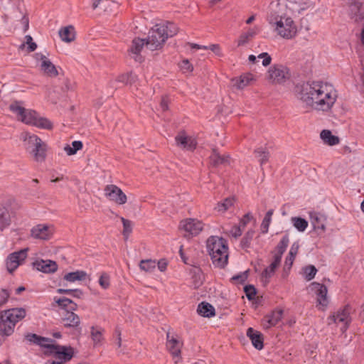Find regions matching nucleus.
<instances>
[{"instance_id": "nucleus-1", "label": "nucleus", "mask_w": 364, "mask_h": 364, "mask_svg": "<svg viewBox=\"0 0 364 364\" xmlns=\"http://www.w3.org/2000/svg\"><path fill=\"white\" fill-rule=\"evenodd\" d=\"M309 6V0H277L271 3L267 18L270 28L282 38L293 39L297 35L298 27L291 14H300Z\"/></svg>"}, {"instance_id": "nucleus-2", "label": "nucleus", "mask_w": 364, "mask_h": 364, "mask_svg": "<svg viewBox=\"0 0 364 364\" xmlns=\"http://www.w3.org/2000/svg\"><path fill=\"white\" fill-rule=\"evenodd\" d=\"M337 97L334 87L321 81L304 84L298 94V98L306 107L322 112L330 111Z\"/></svg>"}, {"instance_id": "nucleus-3", "label": "nucleus", "mask_w": 364, "mask_h": 364, "mask_svg": "<svg viewBox=\"0 0 364 364\" xmlns=\"http://www.w3.org/2000/svg\"><path fill=\"white\" fill-rule=\"evenodd\" d=\"M178 33V27L171 22L155 25L149 31L146 46L151 50L160 49L169 37Z\"/></svg>"}, {"instance_id": "nucleus-4", "label": "nucleus", "mask_w": 364, "mask_h": 364, "mask_svg": "<svg viewBox=\"0 0 364 364\" xmlns=\"http://www.w3.org/2000/svg\"><path fill=\"white\" fill-rule=\"evenodd\" d=\"M9 109L13 113L16 114L18 120L25 124L46 129H50L53 127V124L49 119L40 117L38 114L33 110L25 109L18 102L11 103L9 106Z\"/></svg>"}, {"instance_id": "nucleus-5", "label": "nucleus", "mask_w": 364, "mask_h": 364, "mask_svg": "<svg viewBox=\"0 0 364 364\" xmlns=\"http://www.w3.org/2000/svg\"><path fill=\"white\" fill-rule=\"evenodd\" d=\"M206 246L213 263L218 267H224L228 259L227 241L218 236H210L207 240Z\"/></svg>"}, {"instance_id": "nucleus-6", "label": "nucleus", "mask_w": 364, "mask_h": 364, "mask_svg": "<svg viewBox=\"0 0 364 364\" xmlns=\"http://www.w3.org/2000/svg\"><path fill=\"white\" fill-rule=\"evenodd\" d=\"M26 316V310L16 308L2 311L0 314V334L10 336L17 322Z\"/></svg>"}, {"instance_id": "nucleus-7", "label": "nucleus", "mask_w": 364, "mask_h": 364, "mask_svg": "<svg viewBox=\"0 0 364 364\" xmlns=\"http://www.w3.org/2000/svg\"><path fill=\"white\" fill-rule=\"evenodd\" d=\"M21 139L26 149L36 161H43L45 159L47 146L38 136L28 132H23L21 134Z\"/></svg>"}, {"instance_id": "nucleus-8", "label": "nucleus", "mask_w": 364, "mask_h": 364, "mask_svg": "<svg viewBox=\"0 0 364 364\" xmlns=\"http://www.w3.org/2000/svg\"><path fill=\"white\" fill-rule=\"evenodd\" d=\"M309 294L316 297V307L319 311H325L329 304L327 287L318 282H311L306 288Z\"/></svg>"}, {"instance_id": "nucleus-9", "label": "nucleus", "mask_w": 364, "mask_h": 364, "mask_svg": "<svg viewBox=\"0 0 364 364\" xmlns=\"http://www.w3.org/2000/svg\"><path fill=\"white\" fill-rule=\"evenodd\" d=\"M289 76V70L285 65L274 64L267 70L265 79L269 84L280 85L285 82Z\"/></svg>"}, {"instance_id": "nucleus-10", "label": "nucleus", "mask_w": 364, "mask_h": 364, "mask_svg": "<svg viewBox=\"0 0 364 364\" xmlns=\"http://www.w3.org/2000/svg\"><path fill=\"white\" fill-rule=\"evenodd\" d=\"M204 224L202 221L194 219L187 218L180 222L179 229L184 232V236L186 237L198 235L203 229Z\"/></svg>"}, {"instance_id": "nucleus-11", "label": "nucleus", "mask_w": 364, "mask_h": 364, "mask_svg": "<svg viewBox=\"0 0 364 364\" xmlns=\"http://www.w3.org/2000/svg\"><path fill=\"white\" fill-rule=\"evenodd\" d=\"M105 197L118 205H124L127 203V197L120 188L116 185H107L104 189Z\"/></svg>"}, {"instance_id": "nucleus-12", "label": "nucleus", "mask_w": 364, "mask_h": 364, "mask_svg": "<svg viewBox=\"0 0 364 364\" xmlns=\"http://www.w3.org/2000/svg\"><path fill=\"white\" fill-rule=\"evenodd\" d=\"M27 249L10 254L6 259V268L9 272H14L18 266L23 264L27 257Z\"/></svg>"}, {"instance_id": "nucleus-13", "label": "nucleus", "mask_w": 364, "mask_h": 364, "mask_svg": "<svg viewBox=\"0 0 364 364\" xmlns=\"http://www.w3.org/2000/svg\"><path fill=\"white\" fill-rule=\"evenodd\" d=\"M351 308L349 306H345L338 311L330 319L340 326L342 331H345L350 322V313Z\"/></svg>"}, {"instance_id": "nucleus-14", "label": "nucleus", "mask_w": 364, "mask_h": 364, "mask_svg": "<svg viewBox=\"0 0 364 364\" xmlns=\"http://www.w3.org/2000/svg\"><path fill=\"white\" fill-rule=\"evenodd\" d=\"M54 232L53 225L39 224L31 230L32 236L36 239L48 240Z\"/></svg>"}, {"instance_id": "nucleus-15", "label": "nucleus", "mask_w": 364, "mask_h": 364, "mask_svg": "<svg viewBox=\"0 0 364 364\" xmlns=\"http://www.w3.org/2000/svg\"><path fill=\"white\" fill-rule=\"evenodd\" d=\"M182 342L178 339L177 338H175L173 336H170L169 334H167V343L166 346L171 353V355L173 357V359L175 360V363H178L180 360V355H181V349L182 347Z\"/></svg>"}, {"instance_id": "nucleus-16", "label": "nucleus", "mask_w": 364, "mask_h": 364, "mask_svg": "<svg viewBox=\"0 0 364 364\" xmlns=\"http://www.w3.org/2000/svg\"><path fill=\"white\" fill-rule=\"evenodd\" d=\"M36 58L37 60H40L41 70L50 77H55L58 73L55 66L50 62V60L45 55L36 53Z\"/></svg>"}, {"instance_id": "nucleus-17", "label": "nucleus", "mask_w": 364, "mask_h": 364, "mask_svg": "<svg viewBox=\"0 0 364 364\" xmlns=\"http://www.w3.org/2000/svg\"><path fill=\"white\" fill-rule=\"evenodd\" d=\"M178 146L183 149L192 151L196 149L197 142L192 136H187L184 132H180L175 138Z\"/></svg>"}, {"instance_id": "nucleus-18", "label": "nucleus", "mask_w": 364, "mask_h": 364, "mask_svg": "<svg viewBox=\"0 0 364 364\" xmlns=\"http://www.w3.org/2000/svg\"><path fill=\"white\" fill-rule=\"evenodd\" d=\"M256 78L252 73H246L241 75L238 77L232 78L231 80L232 85L237 89L242 90L245 87L252 84L255 82Z\"/></svg>"}, {"instance_id": "nucleus-19", "label": "nucleus", "mask_w": 364, "mask_h": 364, "mask_svg": "<svg viewBox=\"0 0 364 364\" xmlns=\"http://www.w3.org/2000/svg\"><path fill=\"white\" fill-rule=\"evenodd\" d=\"M283 311L276 309L269 314L266 315L262 319V324L264 328H269L276 326L282 319Z\"/></svg>"}, {"instance_id": "nucleus-20", "label": "nucleus", "mask_w": 364, "mask_h": 364, "mask_svg": "<svg viewBox=\"0 0 364 364\" xmlns=\"http://www.w3.org/2000/svg\"><path fill=\"white\" fill-rule=\"evenodd\" d=\"M281 262V255H276L274 257V261L262 273V282L268 283L269 279L274 275L275 270L279 266Z\"/></svg>"}, {"instance_id": "nucleus-21", "label": "nucleus", "mask_w": 364, "mask_h": 364, "mask_svg": "<svg viewBox=\"0 0 364 364\" xmlns=\"http://www.w3.org/2000/svg\"><path fill=\"white\" fill-rule=\"evenodd\" d=\"M146 43L144 39L136 38L133 39L129 48V54L136 61H141L140 53Z\"/></svg>"}, {"instance_id": "nucleus-22", "label": "nucleus", "mask_w": 364, "mask_h": 364, "mask_svg": "<svg viewBox=\"0 0 364 364\" xmlns=\"http://www.w3.org/2000/svg\"><path fill=\"white\" fill-rule=\"evenodd\" d=\"M33 267L44 273L55 272L58 269L57 264L52 260H37L33 262Z\"/></svg>"}, {"instance_id": "nucleus-23", "label": "nucleus", "mask_w": 364, "mask_h": 364, "mask_svg": "<svg viewBox=\"0 0 364 364\" xmlns=\"http://www.w3.org/2000/svg\"><path fill=\"white\" fill-rule=\"evenodd\" d=\"M61 322L65 327L76 328L80 323V318L74 311L65 312L61 317Z\"/></svg>"}, {"instance_id": "nucleus-24", "label": "nucleus", "mask_w": 364, "mask_h": 364, "mask_svg": "<svg viewBox=\"0 0 364 364\" xmlns=\"http://www.w3.org/2000/svg\"><path fill=\"white\" fill-rule=\"evenodd\" d=\"M27 338L30 341L37 343L41 347L46 348L47 349V352L50 353L53 350V347H55L57 346L54 343L53 340L39 337L36 334L29 335Z\"/></svg>"}, {"instance_id": "nucleus-25", "label": "nucleus", "mask_w": 364, "mask_h": 364, "mask_svg": "<svg viewBox=\"0 0 364 364\" xmlns=\"http://www.w3.org/2000/svg\"><path fill=\"white\" fill-rule=\"evenodd\" d=\"M247 336L255 348L257 350L263 348V336L259 331L250 327L247 330Z\"/></svg>"}, {"instance_id": "nucleus-26", "label": "nucleus", "mask_w": 364, "mask_h": 364, "mask_svg": "<svg viewBox=\"0 0 364 364\" xmlns=\"http://www.w3.org/2000/svg\"><path fill=\"white\" fill-rule=\"evenodd\" d=\"M349 10L352 15L364 17V2L362 0H348Z\"/></svg>"}, {"instance_id": "nucleus-27", "label": "nucleus", "mask_w": 364, "mask_h": 364, "mask_svg": "<svg viewBox=\"0 0 364 364\" xmlns=\"http://www.w3.org/2000/svg\"><path fill=\"white\" fill-rule=\"evenodd\" d=\"M320 138L325 144L328 146H335L340 143L338 136L333 135L331 132L328 129H323L321 132Z\"/></svg>"}, {"instance_id": "nucleus-28", "label": "nucleus", "mask_w": 364, "mask_h": 364, "mask_svg": "<svg viewBox=\"0 0 364 364\" xmlns=\"http://www.w3.org/2000/svg\"><path fill=\"white\" fill-rule=\"evenodd\" d=\"M61 40L66 43H70L75 40V28L72 26H65L59 31Z\"/></svg>"}, {"instance_id": "nucleus-29", "label": "nucleus", "mask_w": 364, "mask_h": 364, "mask_svg": "<svg viewBox=\"0 0 364 364\" xmlns=\"http://www.w3.org/2000/svg\"><path fill=\"white\" fill-rule=\"evenodd\" d=\"M87 273L82 270L69 272L64 275L63 280L68 282L74 283L75 282L83 281L86 279Z\"/></svg>"}, {"instance_id": "nucleus-30", "label": "nucleus", "mask_w": 364, "mask_h": 364, "mask_svg": "<svg viewBox=\"0 0 364 364\" xmlns=\"http://www.w3.org/2000/svg\"><path fill=\"white\" fill-rule=\"evenodd\" d=\"M55 302L65 312L75 311L77 309V304L66 297L58 299L55 300Z\"/></svg>"}, {"instance_id": "nucleus-31", "label": "nucleus", "mask_w": 364, "mask_h": 364, "mask_svg": "<svg viewBox=\"0 0 364 364\" xmlns=\"http://www.w3.org/2000/svg\"><path fill=\"white\" fill-rule=\"evenodd\" d=\"M104 330L100 327L92 326L90 328V336L95 346H100L103 341Z\"/></svg>"}, {"instance_id": "nucleus-32", "label": "nucleus", "mask_w": 364, "mask_h": 364, "mask_svg": "<svg viewBox=\"0 0 364 364\" xmlns=\"http://www.w3.org/2000/svg\"><path fill=\"white\" fill-rule=\"evenodd\" d=\"M228 156H222L215 149H213L210 156V164L213 166H218L228 163Z\"/></svg>"}, {"instance_id": "nucleus-33", "label": "nucleus", "mask_w": 364, "mask_h": 364, "mask_svg": "<svg viewBox=\"0 0 364 364\" xmlns=\"http://www.w3.org/2000/svg\"><path fill=\"white\" fill-rule=\"evenodd\" d=\"M197 311L198 314L204 317H210L215 315L214 307L208 303H201L198 305Z\"/></svg>"}, {"instance_id": "nucleus-34", "label": "nucleus", "mask_w": 364, "mask_h": 364, "mask_svg": "<svg viewBox=\"0 0 364 364\" xmlns=\"http://www.w3.org/2000/svg\"><path fill=\"white\" fill-rule=\"evenodd\" d=\"M234 201L233 198H227L217 204L215 207V210L219 214H223L233 206Z\"/></svg>"}, {"instance_id": "nucleus-35", "label": "nucleus", "mask_w": 364, "mask_h": 364, "mask_svg": "<svg viewBox=\"0 0 364 364\" xmlns=\"http://www.w3.org/2000/svg\"><path fill=\"white\" fill-rule=\"evenodd\" d=\"M257 34V29L255 28H249L246 32L242 33L237 41V46H242L249 42V41Z\"/></svg>"}, {"instance_id": "nucleus-36", "label": "nucleus", "mask_w": 364, "mask_h": 364, "mask_svg": "<svg viewBox=\"0 0 364 364\" xmlns=\"http://www.w3.org/2000/svg\"><path fill=\"white\" fill-rule=\"evenodd\" d=\"M299 250V245L296 243H294L289 250V255L286 258L284 267L290 269L293 264L294 260L295 259L296 255L298 253Z\"/></svg>"}, {"instance_id": "nucleus-37", "label": "nucleus", "mask_w": 364, "mask_h": 364, "mask_svg": "<svg viewBox=\"0 0 364 364\" xmlns=\"http://www.w3.org/2000/svg\"><path fill=\"white\" fill-rule=\"evenodd\" d=\"M291 222L299 232H304L309 225L308 221L301 217H292Z\"/></svg>"}, {"instance_id": "nucleus-38", "label": "nucleus", "mask_w": 364, "mask_h": 364, "mask_svg": "<svg viewBox=\"0 0 364 364\" xmlns=\"http://www.w3.org/2000/svg\"><path fill=\"white\" fill-rule=\"evenodd\" d=\"M273 212H274L273 210H269L267 212V213L262 222L260 229L263 234H266L268 232L269 227L272 222V216L273 215Z\"/></svg>"}, {"instance_id": "nucleus-39", "label": "nucleus", "mask_w": 364, "mask_h": 364, "mask_svg": "<svg viewBox=\"0 0 364 364\" xmlns=\"http://www.w3.org/2000/svg\"><path fill=\"white\" fill-rule=\"evenodd\" d=\"M317 273V269L314 265H308L302 269V274L307 281L313 279Z\"/></svg>"}, {"instance_id": "nucleus-40", "label": "nucleus", "mask_w": 364, "mask_h": 364, "mask_svg": "<svg viewBox=\"0 0 364 364\" xmlns=\"http://www.w3.org/2000/svg\"><path fill=\"white\" fill-rule=\"evenodd\" d=\"M156 267V262L151 259L141 260L139 264V268L141 269V270L146 272H153L155 269Z\"/></svg>"}, {"instance_id": "nucleus-41", "label": "nucleus", "mask_w": 364, "mask_h": 364, "mask_svg": "<svg viewBox=\"0 0 364 364\" xmlns=\"http://www.w3.org/2000/svg\"><path fill=\"white\" fill-rule=\"evenodd\" d=\"M255 157L257 158L260 162L261 165L264 164L267 162L269 154L267 151L266 149L258 148L255 151Z\"/></svg>"}, {"instance_id": "nucleus-42", "label": "nucleus", "mask_w": 364, "mask_h": 364, "mask_svg": "<svg viewBox=\"0 0 364 364\" xmlns=\"http://www.w3.org/2000/svg\"><path fill=\"white\" fill-rule=\"evenodd\" d=\"M99 284L105 289H108L110 285V277L108 274L103 272L99 279Z\"/></svg>"}, {"instance_id": "nucleus-43", "label": "nucleus", "mask_w": 364, "mask_h": 364, "mask_svg": "<svg viewBox=\"0 0 364 364\" xmlns=\"http://www.w3.org/2000/svg\"><path fill=\"white\" fill-rule=\"evenodd\" d=\"M255 235V231L252 230H249L241 241V245L243 247H249L251 240Z\"/></svg>"}, {"instance_id": "nucleus-44", "label": "nucleus", "mask_w": 364, "mask_h": 364, "mask_svg": "<svg viewBox=\"0 0 364 364\" xmlns=\"http://www.w3.org/2000/svg\"><path fill=\"white\" fill-rule=\"evenodd\" d=\"M58 292L60 294H70L73 296L76 297V298H80L82 295V291H80L79 289L72 290V289H58Z\"/></svg>"}, {"instance_id": "nucleus-45", "label": "nucleus", "mask_w": 364, "mask_h": 364, "mask_svg": "<svg viewBox=\"0 0 364 364\" xmlns=\"http://www.w3.org/2000/svg\"><path fill=\"white\" fill-rule=\"evenodd\" d=\"M180 68L183 73H190L193 71V67L188 60H183L180 63Z\"/></svg>"}, {"instance_id": "nucleus-46", "label": "nucleus", "mask_w": 364, "mask_h": 364, "mask_svg": "<svg viewBox=\"0 0 364 364\" xmlns=\"http://www.w3.org/2000/svg\"><path fill=\"white\" fill-rule=\"evenodd\" d=\"M289 244V237L287 236L284 237L278 245L279 253L277 255H282Z\"/></svg>"}, {"instance_id": "nucleus-47", "label": "nucleus", "mask_w": 364, "mask_h": 364, "mask_svg": "<svg viewBox=\"0 0 364 364\" xmlns=\"http://www.w3.org/2000/svg\"><path fill=\"white\" fill-rule=\"evenodd\" d=\"M122 221L124 227L123 234L125 236H128V235L132 232V223L124 218H122Z\"/></svg>"}, {"instance_id": "nucleus-48", "label": "nucleus", "mask_w": 364, "mask_h": 364, "mask_svg": "<svg viewBox=\"0 0 364 364\" xmlns=\"http://www.w3.org/2000/svg\"><path fill=\"white\" fill-rule=\"evenodd\" d=\"M240 225H234L231 230L229 231L230 235L232 237L237 238L242 235V230L241 229Z\"/></svg>"}, {"instance_id": "nucleus-49", "label": "nucleus", "mask_w": 364, "mask_h": 364, "mask_svg": "<svg viewBox=\"0 0 364 364\" xmlns=\"http://www.w3.org/2000/svg\"><path fill=\"white\" fill-rule=\"evenodd\" d=\"M10 217L7 211H3L0 214V223L2 226L5 227L9 224Z\"/></svg>"}, {"instance_id": "nucleus-50", "label": "nucleus", "mask_w": 364, "mask_h": 364, "mask_svg": "<svg viewBox=\"0 0 364 364\" xmlns=\"http://www.w3.org/2000/svg\"><path fill=\"white\" fill-rule=\"evenodd\" d=\"M252 218L253 216L250 213L245 214L243 218L240 219L239 225L244 228Z\"/></svg>"}, {"instance_id": "nucleus-51", "label": "nucleus", "mask_w": 364, "mask_h": 364, "mask_svg": "<svg viewBox=\"0 0 364 364\" xmlns=\"http://www.w3.org/2000/svg\"><path fill=\"white\" fill-rule=\"evenodd\" d=\"M26 44L28 45V48L30 51H33L36 50L37 46L35 43L33 42V38L31 36L28 35L26 36Z\"/></svg>"}, {"instance_id": "nucleus-52", "label": "nucleus", "mask_w": 364, "mask_h": 364, "mask_svg": "<svg viewBox=\"0 0 364 364\" xmlns=\"http://www.w3.org/2000/svg\"><path fill=\"white\" fill-rule=\"evenodd\" d=\"M245 290L246 292V295L249 299H252L254 297V296L255 295V289L252 287H246L245 288Z\"/></svg>"}, {"instance_id": "nucleus-53", "label": "nucleus", "mask_w": 364, "mask_h": 364, "mask_svg": "<svg viewBox=\"0 0 364 364\" xmlns=\"http://www.w3.org/2000/svg\"><path fill=\"white\" fill-rule=\"evenodd\" d=\"M264 58L262 59V64L264 67H267L269 66L271 63H272V57L270 56V55L269 53H267V55H263Z\"/></svg>"}, {"instance_id": "nucleus-54", "label": "nucleus", "mask_w": 364, "mask_h": 364, "mask_svg": "<svg viewBox=\"0 0 364 364\" xmlns=\"http://www.w3.org/2000/svg\"><path fill=\"white\" fill-rule=\"evenodd\" d=\"M210 50H211L213 53H215L218 55H221V49L219 45L218 44H212L209 46Z\"/></svg>"}, {"instance_id": "nucleus-55", "label": "nucleus", "mask_w": 364, "mask_h": 364, "mask_svg": "<svg viewBox=\"0 0 364 364\" xmlns=\"http://www.w3.org/2000/svg\"><path fill=\"white\" fill-rule=\"evenodd\" d=\"M82 148V143L80 141H74L72 143V149L76 153L78 150Z\"/></svg>"}, {"instance_id": "nucleus-56", "label": "nucleus", "mask_w": 364, "mask_h": 364, "mask_svg": "<svg viewBox=\"0 0 364 364\" xmlns=\"http://www.w3.org/2000/svg\"><path fill=\"white\" fill-rule=\"evenodd\" d=\"M247 272H245L242 274L234 276L232 277V279L235 280V281H238V282H244L247 279Z\"/></svg>"}, {"instance_id": "nucleus-57", "label": "nucleus", "mask_w": 364, "mask_h": 364, "mask_svg": "<svg viewBox=\"0 0 364 364\" xmlns=\"http://www.w3.org/2000/svg\"><path fill=\"white\" fill-rule=\"evenodd\" d=\"M157 266L161 272H164L167 267V262L164 259H161L159 261Z\"/></svg>"}, {"instance_id": "nucleus-58", "label": "nucleus", "mask_w": 364, "mask_h": 364, "mask_svg": "<svg viewBox=\"0 0 364 364\" xmlns=\"http://www.w3.org/2000/svg\"><path fill=\"white\" fill-rule=\"evenodd\" d=\"M168 100L166 97H163L161 100L160 107L163 111L168 109Z\"/></svg>"}, {"instance_id": "nucleus-59", "label": "nucleus", "mask_w": 364, "mask_h": 364, "mask_svg": "<svg viewBox=\"0 0 364 364\" xmlns=\"http://www.w3.org/2000/svg\"><path fill=\"white\" fill-rule=\"evenodd\" d=\"M1 296L2 298V303H4L6 302V301L7 300L8 297L9 296V292L6 291V290H2L1 292Z\"/></svg>"}, {"instance_id": "nucleus-60", "label": "nucleus", "mask_w": 364, "mask_h": 364, "mask_svg": "<svg viewBox=\"0 0 364 364\" xmlns=\"http://www.w3.org/2000/svg\"><path fill=\"white\" fill-rule=\"evenodd\" d=\"M65 151L68 155H73L75 154V151L72 149V146H65Z\"/></svg>"}, {"instance_id": "nucleus-61", "label": "nucleus", "mask_w": 364, "mask_h": 364, "mask_svg": "<svg viewBox=\"0 0 364 364\" xmlns=\"http://www.w3.org/2000/svg\"><path fill=\"white\" fill-rule=\"evenodd\" d=\"M22 22L24 24V32L28 29V19L26 17L22 18Z\"/></svg>"}, {"instance_id": "nucleus-62", "label": "nucleus", "mask_w": 364, "mask_h": 364, "mask_svg": "<svg viewBox=\"0 0 364 364\" xmlns=\"http://www.w3.org/2000/svg\"><path fill=\"white\" fill-rule=\"evenodd\" d=\"M188 45L192 49H200V45L193 43H188Z\"/></svg>"}, {"instance_id": "nucleus-63", "label": "nucleus", "mask_w": 364, "mask_h": 364, "mask_svg": "<svg viewBox=\"0 0 364 364\" xmlns=\"http://www.w3.org/2000/svg\"><path fill=\"white\" fill-rule=\"evenodd\" d=\"M248 60L250 63H255L257 62V56L254 55H250L248 57Z\"/></svg>"}, {"instance_id": "nucleus-64", "label": "nucleus", "mask_w": 364, "mask_h": 364, "mask_svg": "<svg viewBox=\"0 0 364 364\" xmlns=\"http://www.w3.org/2000/svg\"><path fill=\"white\" fill-rule=\"evenodd\" d=\"M102 0H92V8L95 9Z\"/></svg>"}]
</instances>
